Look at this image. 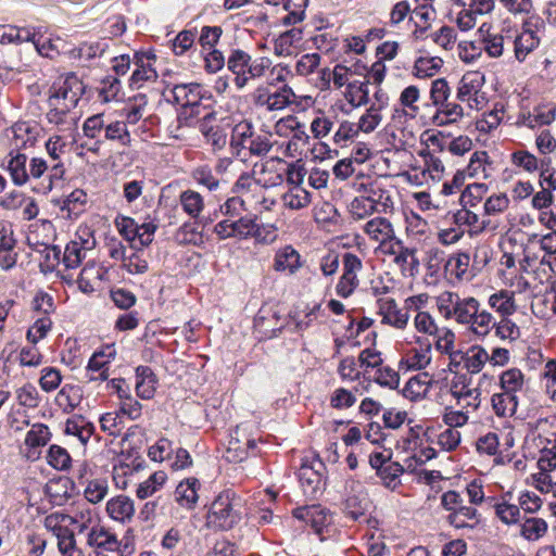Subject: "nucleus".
Instances as JSON below:
<instances>
[{
    "mask_svg": "<svg viewBox=\"0 0 556 556\" xmlns=\"http://www.w3.org/2000/svg\"><path fill=\"white\" fill-rule=\"evenodd\" d=\"M85 91L83 81L74 74L59 78L50 89L47 119L54 125L66 123L70 112L76 108Z\"/></svg>",
    "mask_w": 556,
    "mask_h": 556,
    "instance_id": "1",
    "label": "nucleus"
},
{
    "mask_svg": "<svg viewBox=\"0 0 556 556\" xmlns=\"http://www.w3.org/2000/svg\"><path fill=\"white\" fill-rule=\"evenodd\" d=\"M271 63L267 56L253 59L247 51L233 49L227 58V70L233 75V84L237 89L241 90L252 80L264 77Z\"/></svg>",
    "mask_w": 556,
    "mask_h": 556,
    "instance_id": "2",
    "label": "nucleus"
},
{
    "mask_svg": "<svg viewBox=\"0 0 556 556\" xmlns=\"http://www.w3.org/2000/svg\"><path fill=\"white\" fill-rule=\"evenodd\" d=\"M417 332L415 337H426L432 341L437 352L452 357L456 351L455 332L448 327H440L435 318L427 311H418L413 320Z\"/></svg>",
    "mask_w": 556,
    "mask_h": 556,
    "instance_id": "3",
    "label": "nucleus"
},
{
    "mask_svg": "<svg viewBox=\"0 0 556 556\" xmlns=\"http://www.w3.org/2000/svg\"><path fill=\"white\" fill-rule=\"evenodd\" d=\"M243 515V503L235 492H222L212 503L207 522L215 528L228 530L240 522Z\"/></svg>",
    "mask_w": 556,
    "mask_h": 556,
    "instance_id": "4",
    "label": "nucleus"
},
{
    "mask_svg": "<svg viewBox=\"0 0 556 556\" xmlns=\"http://www.w3.org/2000/svg\"><path fill=\"white\" fill-rule=\"evenodd\" d=\"M295 93L286 84L273 89V83L260 85L252 93L253 104L267 112L282 111L295 102Z\"/></svg>",
    "mask_w": 556,
    "mask_h": 556,
    "instance_id": "5",
    "label": "nucleus"
},
{
    "mask_svg": "<svg viewBox=\"0 0 556 556\" xmlns=\"http://www.w3.org/2000/svg\"><path fill=\"white\" fill-rule=\"evenodd\" d=\"M213 233L219 240H247L250 238H254L257 241L263 240L262 226L256 223L255 218L249 216L224 218L214 226Z\"/></svg>",
    "mask_w": 556,
    "mask_h": 556,
    "instance_id": "6",
    "label": "nucleus"
},
{
    "mask_svg": "<svg viewBox=\"0 0 556 556\" xmlns=\"http://www.w3.org/2000/svg\"><path fill=\"white\" fill-rule=\"evenodd\" d=\"M46 150L49 160H45L47 164V172L43 181L41 182L40 190L49 192L55 184L60 182L65 174L64 163L62 155L66 152V143L61 136H53L46 142Z\"/></svg>",
    "mask_w": 556,
    "mask_h": 556,
    "instance_id": "7",
    "label": "nucleus"
},
{
    "mask_svg": "<svg viewBox=\"0 0 556 556\" xmlns=\"http://www.w3.org/2000/svg\"><path fill=\"white\" fill-rule=\"evenodd\" d=\"M173 97L177 104L181 106V112L178 115V128L182 125V119L188 122L193 117L201 114V102L203 99V87L200 84H179L175 85ZM189 125V123H187Z\"/></svg>",
    "mask_w": 556,
    "mask_h": 556,
    "instance_id": "8",
    "label": "nucleus"
},
{
    "mask_svg": "<svg viewBox=\"0 0 556 556\" xmlns=\"http://www.w3.org/2000/svg\"><path fill=\"white\" fill-rule=\"evenodd\" d=\"M68 526L67 515L63 513H52L45 518V527L56 538L62 556H83L76 547L74 532Z\"/></svg>",
    "mask_w": 556,
    "mask_h": 556,
    "instance_id": "9",
    "label": "nucleus"
},
{
    "mask_svg": "<svg viewBox=\"0 0 556 556\" xmlns=\"http://www.w3.org/2000/svg\"><path fill=\"white\" fill-rule=\"evenodd\" d=\"M484 85V75L480 72L466 73L458 83L456 99L465 103L469 110L479 111L485 102L482 87Z\"/></svg>",
    "mask_w": 556,
    "mask_h": 556,
    "instance_id": "10",
    "label": "nucleus"
},
{
    "mask_svg": "<svg viewBox=\"0 0 556 556\" xmlns=\"http://www.w3.org/2000/svg\"><path fill=\"white\" fill-rule=\"evenodd\" d=\"M8 169L13 182L17 186H23L30 179L43 178L47 172V164L42 157H33L27 164V156L23 153H17L10 159Z\"/></svg>",
    "mask_w": 556,
    "mask_h": 556,
    "instance_id": "11",
    "label": "nucleus"
},
{
    "mask_svg": "<svg viewBox=\"0 0 556 556\" xmlns=\"http://www.w3.org/2000/svg\"><path fill=\"white\" fill-rule=\"evenodd\" d=\"M342 275L336 286V293L346 299L354 293L359 285L358 274L363 269V263L356 254L345 252L342 257Z\"/></svg>",
    "mask_w": 556,
    "mask_h": 556,
    "instance_id": "12",
    "label": "nucleus"
},
{
    "mask_svg": "<svg viewBox=\"0 0 556 556\" xmlns=\"http://www.w3.org/2000/svg\"><path fill=\"white\" fill-rule=\"evenodd\" d=\"M450 393L455 399L456 405L471 412H476L481 404V391L472 387L466 375L455 376L450 384Z\"/></svg>",
    "mask_w": 556,
    "mask_h": 556,
    "instance_id": "13",
    "label": "nucleus"
},
{
    "mask_svg": "<svg viewBox=\"0 0 556 556\" xmlns=\"http://www.w3.org/2000/svg\"><path fill=\"white\" fill-rule=\"evenodd\" d=\"M414 343L402 356L400 365L407 370H422L431 364L434 344L426 337H414Z\"/></svg>",
    "mask_w": 556,
    "mask_h": 556,
    "instance_id": "14",
    "label": "nucleus"
},
{
    "mask_svg": "<svg viewBox=\"0 0 556 556\" xmlns=\"http://www.w3.org/2000/svg\"><path fill=\"white\" fill-rule=\"evenodd\" d=\"M377 314L381 318V324L394 329L404 330L408 326V313L402 309L393 298H379L377 300Z\"/></svg>",
    "mask_w": 556,
    "mask_h": 556,
    "instance_id": "15",
    "label": "nucleus"
},
{
    "mask_svg": "<svg viewBox=\"0 0 556 556\" xmlns=\"http://www.w3.org/2000/svg\"><path fill=\"white\" fill-rule=\"evenodd\" d=\"M361 188L364 197L375 206L377 214H388L393 211L394 202L391 192L382 182L375 180L363 184Z\"/></svg>",
    "mask_w": 556,
    "mask_h": 556,
    "instance_id": "16",
    "label": "nucleus"
},
{
    "mask_svg": "<svg viewBox=\"0 0 556 556\" xmlns=\"http://www.w3.org/2000/svg\"><path fill=\"white\" fill-rule=\"evenodd\" d=\"M369 241L378 244H387L395 235L392 222L384 216H375L368 219L362 227Z\"/></svg>",
    "mask_w": 556,
    "mask_h": 556,
    "instance_id": "17",
    "label": "nucleus"
},
{
    "mask_svg": "<svg viewBox=\"0 0 556 556\" xmlns=\"http://www.w3.org/2000/svg\"><path fill=\"white\" fill-rule=\"evenodd\" d=\"M41 128L36 123L18 122L11 128V143L17 149H28L36 144Z\"/></svg>",
    "mask_w": 556,
    "mask_h": 556,
    "instance_id": "18",
    "label": "nucleus"
},
{
    "mask_svg": "<svg viewBox=\"0 0 556 556\" xmlns=\"http://www.w3.org/2000/svg\"><path fill=\"white\" fill-rule=\"evenodd\" d=\"M556 119V104L543 103L536 105L532 112L519 116L518 124L528 128L547 126Z\"/></svg>",
    "mask_w": 556,
    "mask_h": 556,
    "instance_id": "19",
    "label": "nucleus"
},
{
    "mask_svg": "<svg viewBox=\"0 0 556 556\" xmlns=\"http://www.w3.org/2000/svg\"><path fill=\"white\" fill-rule=\"evenodd\" d=\"M134 70L129 86L132 89H140L148 83H155L157 79V73L150 62V58L146 54L135 53L134 55Z\"/></svg>",
    "mask_w": 556,
    "mask_h": 556,
    "instance_id": "20",
    "label": "nucleus"
},
{
    "mask_svg": "<svg viewBox=\"0 0 556 556\" xmlns=\"http://www.w3.org/2000/svg\"><path fill=\"white\" fill-rule=\"evenodd\" d=\"M255 447L256 441L241 433L240 427H237L230 435L225 457L231 463H240L248 457V451Z\"/></svg>",
    "mask_w": 556,
    "mask_h": 556,
    "instance_id": "21",
    "label": "nucleus"
},
{
    "mask_svg": "<svg viewBox=\"0 0 556 556\" xmlns=\"http://www.w3.org/2000/svg\"><path fill=\"white\" fill-rule=\"evenodd\" d=\"M105 510L111 519L121 523L130 522L136 511L134 501L124 494L110 498Z\"/></svg>",
    "mask_w": 556,
    "mask_h": 556,
    "instance_id": "22",
    "label": "nucleus"
},
{
    "mask_svg": "<svg viewBox=\"0 0 556 556\" xmlns=\"http://www.w3.org/2000/svg\"><path fill=\"white\" fill-rule=\"evenodd\" d=\"M67 515L68 523L75 525L78 532L81 533L86 530H90L92 526L99 522L98 514L89 503L78 502L76 503Z\"/></svg>",
    "mask_w": 556,
    "mask_h": 556,
    "instance_id": "23",
    "label": "nucleus"
},
{
    "mask_svg": "<svg viewBox=\"0 0 556 556\" xmlns=\"http://www.w3.org/2000/svg\"><path fill=\"white\" fill-rule=\"evenodd\" d=\"M293 516L309 525L316 533H320L324 527L331 521L329 513L320 505L299 507L294 509Z\"/></svg>",
    "mask_w": 556,
    "mask_h": 556,
    "instance_id": "24",
    "label": "nucleus"
},
{
    "mask_svg": "<svg viewBox=\"0 0 556 556\" xmlns=\"http://www.w3.org/2000/svg\"><path fill=\"white\" fill-rule=\"evenodd\" d=\"M302 265L301 255L292 245H285L275 253L273 268L276 271L294 275Z\"/></svg>",
    "mask_w": 556,
    "mask_h": 556,
    "instance_id": "25",
    "label": "nucleus"
},
{
    "mask_svg": "<svg viewBox=\"0 0 556 556\" xmlns=\"http://www.w3.org/2000/svg\"><path fill=\"white\" fill-rule=\"evenodd\" d=\"M486 24L479 28L481 36L482 51H485L490 58H500L503 55L506 45L511 42L510 37H505L501 33L490 31V27L484 30Z\"/></svg>",
    "mask_w": 556,
    "mask_h": 556,
    "instance_id": "26",
    "label": "nucleus"
},
{
    "mask_svg": "<svg viewBox=\"0 0 556 556\" xmlns=\"http://www.w3.org/2000/svg\"><path fill=\"white\" fill-rule=\"evenodd\" d=\"M435 109L432 123L439 127L456 124L465 116L464 106L450 100L443 102L442 105L435 106Z\"/></svg>",
    "mask_w": 556,
    "mask_h": 556,
    "instance_id": "27",
    "label": "nucleus"
},
{
    "mask_svg": "<svg viewBox=\"0 0 556 556\" xmlns=\"http://www.w3.org/2000/svg\"><path fill=\"white\" fill-rule=\"evenodd\" d=\"M87 544L90 547L105 552H114L119 545L116 535L111 533L105 527L100 526L99 522L89 530Z\"/></svg>",
    "mask_w": 556,
    "mask_h": 556,
    "instance_id": "28",
    "label": "nucleus"
},
{
    "mask_svg": "<svg viewBox=\"0 0 556 556\" xmlns=\"http://www.w3.org/2000/svg\"><path fill=\"white\" fill-rule=\"evenodd\" d=\"M52 433L48 426L43 424H34L25 437V445L28 447L26 454L28 459H36L39 453L36 448L45 446L51 440Z\"/></svg>",
    "mask_w": 556,
    "mask_h": 556,
    "instance_id": "29",
    "label": "nucleus"
},
{
    "mask_svg": "<svg viewBox=\"0 0 556 556\" xmlns=\"http://www.w3.org/2000/svg\"><path fill=\"white\" fill-rule=\"evenodd\" d=\"M494 327V316L481 307L480 302L471 312V320L467 324V329L479 338H485Z\"/></svg>",
    "mask_w": 556,
    "mask_h": 556,
    "instance_id": "30",
    "label": "nucleus"
},
{
    "mask_svg": "<svg viewBox=\"0 0 556 556\" xmlns=\"http://www.w3.org/2000/svg\"><path fill=\"white\" fill-rule=\"evenodd\" d=\"M87 202V193L81 189H75L63 200L58 201V204L66 218L75 219L86 211Z\"/></svg>",
    "mask_w": 556,
    "mask_h": 556,
    "instance_id": "31",
    "label": "nucleus"
},
{
    "mask_svg": "<svg viewBox=\"0 0 556 556\" xmlns=\"http://www.w3.org/2000/svg\"><path fill=\"white\" fill-rule=\"evenodd\" d=\"M303 39V33L300 28L293 27L282 34H280L274 40V53L277 56H290L292 55L298 45Z\"/></svg>",
    "mask_w": 556,
    "mask_h": 556,
    "instance_id": "32",
    "label": "nucleus"
},
{
    "mask_svg": "<svg viewBox=\"0 0 556 556\" xmlns=\"http://www.w3.org/2000/svg\"><path fill=\"white\" fill-rule=\"evenodd\" d=\"M491 170L492 167L488 152L476 151L471 154L468 165L462 172L468 178L488 179L491 177Z\"/></svg>",
    "mask_w": 556,
    "mask_h": 556,
    "instance_id": "33",
    "label": "nucleus"
},
{
    "mask_svg": "<svg viewBox=\"0 0 556 556\" xmlns=\"http://www.w3.org/2000/svg\"><path fill=\"white\" fill-rule=\"evenodd\" d=\"M433 384V379L428 372H420L412 377L403 389L405 397L417 401L424 399Z\"/></svg>",
    "mask_w": 556,
    "mask_h": 556,
    "instance_id": "34",
    "label": "nucleus"
},
{
    "mask_svg": "<svg viewBox=\"0 0 556 556\" xmlns=\"http://www.w3.org/2000/svg\"><path fill=\"white\" fill-rule=\"evenodd\" d=\"M488 304L501 317L511 316L517 311L515 293L505 289L492 293L488 299Z\"/></svg>",
    "mask_w": 556,
    "mask_h": 556,
    "instance_id": "35",
    "label": "nucleus"
},
{
    "mask_svg": "<svg viewBox=\"0 0 556 556\" xmlns=\"http://www.w3.org/2000/svg\"><path fill=\"white\" fill-rule=\"evenodd\" d=\"M273 148L269 138L265 135H260L254 131L251 138L245 142L244 148L240 150L237 157L245 161L249 156H264Z\"/></svg>",
    "mask_w": 556,
    "mask_h": 556,
    "instance_id": "36",
    "label": "nucleus"
},
{
    "mask_svg": "<svg viewBox=\"0 0 556 556\" xmlns=\"http://www.w3.org/2000/svg\"><path fill=\"white\" fill-rule=\"evenodd\" d=\"M179 204L190 218L198 219L205 208L202 194L195 190L188 189L180 193Z\"/></svg>",
    "mask_w": 556,
    "mask_h": 556,
    "instance_id": "37",
    "label": "nucleus"
},
{
    "mask_svg": "<svg viewBox=\"0 0 556 556\" xmlns=\"http://www.w3.org/2000/svg\"><path fill=\"white\" fill-rule=\"evenodd\" d=\"M34 40V29L15 25H0L1 45H22Z\"/></svg>",
    "mask_w": 556,
    "mask_h": 556,
    "instance_id": "38",
    "label": "nucleus"
},
{
    "mask_svg": "<svg viewBox=\"0 0 556 556\" xmlns=\"http://www.w3.org/2000/svg\"><path fill=\"white\" fill-rule=\"evenodd\" d=\"M105 275V270L94 262H88L80 271L78 287L84 293H90L94 286L100 282Z\"/></svg>",
    "mask_w": 556,
    "mask_h": 556,
    "instance_id": "39",
    "label": "nucleus"
},
{
    "mask_svg": "<svg viewBox=\"0 0 556 556\" xmlns=\"http://www.w3.org/2000/svg\"><path fill=\"white\" fill-rule=\"evenodd\" d=\"M252 176L262 187H273L282 181V176L274 170L273 160L255 163Z\"/></svg>",
    "mask_w": 556,
    "mask_h": 556,
    "instance_id": "40",
    "label": "nucleus"
},
{
    "mask_svg": "<svg viewBox=\"0 0 556 556\" xmlns=\"http://www.w3.org/2000/svg\"><path fill=\"white\" fill-rule=\"evenodd\" d=\"M500 386L503 392L518 396L526 387L525 375L518 368H509L501 374Z\"/></svg>",
    "mask_w": 556,
    "mask_h": 556,
    "instance_id": "41",
    "label": "nucleus"
},
{
    "mask_svg": "<svg viewBox=\"0 0 556 556\" xmlns=\"http://www.w3.org/2000/svg\"><path fill=\"white\" fill-rule=\"evenodd\" d=\"M515 56L522 62L529 53H531L540 43V38L533 30L526 29L520 33L514 41Z\"/></svg>",
    "mask_w": 556,
    "mask_h": 556,
    "instance_id": "42",
    "label": "nucleus"
},
{
    "mask_svg": "<svg viewBox=\"0 0 556 556\" xmlns=\"http://www.w3.org/2000/svg\"><path fill=\"white\" fill-rule=\"evenodd\" d=\"M448 522L457 529L475 528L479 523V515L475 507L462 505L454 513H450Z\"/></svg>",
    "mask_w": 556,
    "mask_h": 556,
    "instance_id": "43",
    "label": "nucleus"
},
{
    "mask_svg": "<svg viewBox=\"0 0 556 556\" xmlns=\"http://www.w3.org/2000/svg\"><path fill=\"white\" fill-rule=\"evenodd\" d=\"M491 404L496 416L506 417L516 413L519 400L518 396L502 391L492 395Z\"/></svg>",
    "mask_w": 556,
    "mask_h": 556,
    "instance_id": "44",
    "label": "nucleus"
},
{
    "mask_svg": "<svg viewBox=\"0 0 556 556\" xmlns=\"http://www.w3.org/2000/svg\"><path fill=\"white\" fill-rule=\"evenodd\" d=\"M282 204L289 210H301L311 203V193L300 186H293L286 191L281 197Z\"/></svg>",
    "mask_w": 556,
    "mask_h": 556,
    "instance_id": "45",
    "label": "nucleus"
},
{
    "mask_svg": "<svg viewBox=\"0 0 556 556\" xmlns=\"http://www.w3.org/2000/svg\"><path fill=\"white\" fill-rule=\"evenodd\" d=\"M199 485V481L195 478H189L185 481H181L175 491L176 501L182 506L187 508L193 507V505L198 501L197 489Z\"/></svg>",
    "mask_w": 556,
    "mask_h": 556,
    "instance_id": "46",
    "label": "nucleus"
},
{
    "mask_svg": "<svg viewBox=\"0 0 556 556\" xmlns=\"http://www.w3.org/2000/svg\"><path fill=\"white\" fill-rule=\"evenodd\" d=\"M454 222L458 226H467L472 233L482 232L489 225V222L482 219L477 213L464 206L454 214Z\"/></svg>",
    "mask_w": 556,
    "mask_h": 556,
    "instance_id": "47",
    "label": "nucleus"
},
{
    "mask_svg": "<svg viewBox=\"0 0 556 556\" xmlns=\"http://www.w3.org/2000/svg\"><path fill=\"white\" fill-rule=\"evenodd\" d=\"M462 358L464 361L465 368L470 374H478L490 359V354L484 348L475 345L471 346Z\"/></svg>",
    "mask_w": 556,
    "mask_h": 556,
    "instance_id": "48",
    "label": "nucleus"
},
{
    "mask_svg": "<svg viewBox=\"0 0 556 556\" xmlns=\"http://www.w3.org/2000/svg\"><path fill=\"white\" fill-rule=\"evenodd\" d=\"M344 97L346 101L354 108H359L368 104L369 102V89L368 80H356L349 85L345 89Z\"/></svg>",
    "mask_w": 556,
    "mask_h": 556,
    "instance_id": "49",
    "label": "nucleus"
},
{
    "mask_svg": "<svg viewBox=\"0 0 556 556\" xmlns=\"http://www.w3.org/2000/svg\"><path fill=\"white\" fill-rule=\"evenodd\" d=\"M166 481L167 475L165 471H155L148 479L139 483L136 490L137 497L140 500H146L150 496H153L163 488Z\"/></svg>",
    "mask_w": 556,
    "mask_h": 556,
    "instance_id": "50",
    "label": "nucleus"
},
{
    "mask_svg": "<svg viewBox=\"0 0 556 556\" xmlns=\"http://www.w3.org/2000/svg\"><path fill=\"white\" fill-rule=\"evenodd\" d=\"M103 352L94 353L88 362L86 371L90 381H104L109 378L108 369L110 359Z\"/></svg>",
    "mask_w": 556,
    "mask_h": 556,
    "instance_id": "51",
    "label": "nucleus"
},
{
    "mask_svg": "<svg viewBox=\"0 0 556 556\" xmlns=\"http://www.w3.org/2000/svg\"><path fill=\"white\" fill-rule=\"evenodd\" d=\"M470 257L467 253H456L445 263V273L460 281L467 278Z\"/></svg>",
    "mask_w": 556,
    "mask_h": 556,
    "instance_id": "52",
    "label": "nucleus"
},
{
    "mask_svg": "<svg viewBox=\"0 0 556 556\" xmlns=\"http://www.w3.org/2000/svg\"><path fill=\"white\" fill-rule=\"evenodd\" d=\"M109 493V483L103 478L86 479L84 495L86 503L98 504L102 502Z\"/></svg>",
    "mask_w": 556,
    "mask_h": 556,
    "instance_id": "53",
    "label": "nucleus"
},
{
    "mask_svg": "<svg viewBox=\"0 0 556 556\" xmlns=\"http://www.w3.org/2000/svg\"><path fill=\"white\" fill-rule=\"evenodd\" d=\"M253 125L248 121H242L235 125L230 136V149L232 154H239L240 150L244 148L245 142L254 134Z\"/></svg>",
    "mask_w": 556,
    "mask_h": 556,
    "instance_id": "54",
    "label": "nucleus"
},
{
    "mask_svg": "<svg viewBox=\"0 0 556 556\" xmlns=\"http://www.w3.org/2000/svg\"><path fill=\"white\" fill-rule=\"evenodd\" d=\"M354 74L355 73L351 67L343 64H337L332 71H329L328 68L323 71V79L329 83L332 77L336 88L339 89L344 86L348 88L354 80Z\"/></svg>",
    "mask_w": 556,
    "mask_h": 556,
    "instance_id": "55",
    "label": "nucleus"
},
{
    "mask_svg": "<svg viewBox=\"0 0 556 556\" xmlns=\"http://www.w3.org/2000/svg\"><path fill=\"white\" fill-rule=\"evenodd\" d=\"M104 138L110 141H117L123 147H128L131 142L126 123L121 121H106Z\"/></svg>",
    "mask_w": 556,
    "mask_h": 556,
    "instance_id": "56",
    "label": "nucleus"
},
{
    "mask_svg": "<svg viewBox=\"0 0 556 556\" xmlns=\"http://www.w3.org/2000/svg\"><path fill=\"white\" fill-rule=\"evenodd\" d=\"M510 162L514 166L528 174H533L541 168V161L527 150H518L511 153Z\"/></svg>",
    "mask_w": 556,
    "mask_h": 556,
    "instance_id": "57",
    "label": "nucleus"
},
{
    "mask_svg": "<svg viewBox=\"0 0 556 556\" xmlns=\"http://www.w3.org/2000/svg\"><path fill=\"white\" fill-rule=\"evenodd\" d=\"M86 254L84 243L68 242L63 252L62 263L66 269H75L80 266Z\"/></svg>",
    "mask_w": 556,
    "mask_h": 556,
    "instance_id": "58",
    "label": "nucleus"
},
{
    "mask_svg": "<svg viewBox=\"0 0 556 556\" xmlns=\"http://www.w3.org/2000/svg\"><path fill=\"white\" fill-rule=\"evenodd\" d=\"M547 532V523L541 518H527L520 526V534L528 541H538Z\"/></svg>",
    "mask_w": 556,
    "mask_h": 556,
    "instance_id": "59",
    "label": "nucleus"
},
{
    "mask_svg": "<svg viewBox=\"0 0 556 556\" xmlns=\"http://www.w3.org/2000/svg\"><path fill=\"white\" fill-rule=\"evenodd\" d=\"M442 63L440 58L420 56L415 61L413 74L418 78L432 77L439 72Z\"/></svg>",
    "mask_w": 556,
    "mask_h": 556,
    "instance_id": "60",
    "label": "nucleus"
},
{
    "mask_svg": "<svg viewBox=\"0 0 556 556\" xmlns=\"http://www.w3.org/2000/svg\"><path fill=\"white\" fill-rule=\"evenodd\" d=\"M349 213L353 220H365L371 215L376 214L377 211L375 206L364 197V194H359L355 197L349 204Z\"/></svg>",
    "mask_w": 556,
    "mask_h": 556,
    "instance_id": "61",
    "label": "nucleus"
},
{
    "mask_svg": "<svg viewBox=\"0 0 556 556\" xmlns=\"http://www.w3.org/2000/svg\"><path fill=\"white\" fill-rule=\"evenodd\" d=\"M47 463L55 470L65 471L70 469L72 458L66 448L52 444L46 456Z\"/></svg>",
    "mask_w": 556,
    "mask_h": 556,
    "instance_id": "62",
    "label": "nucleus"
},
{
    "mask_svg": "<svg viewBox=\"0 0 556 556\" xmlns=\"http://www.w3.org/2000/svg\"><path fill=\"white\" fill-rule=\"evenodd\" d=\"M459 300L460 296L458 293L444 291L440 293L435 299L437 308L445 319H452Z\"/></svg>",
    "mask_w": 556,
    "mask_h": 556,
    "instance_id": "63",
    "label": "nucleus"
},
{
    "mask_svg": "<svg viewBox=\"0 0 556 556\" xmlns=\"http://www.w3.org/2000/svg\"><path fill=\"white\" fill-rule=\"evenodd\" d=\"M495 336L501 340L516 341L520 338L521 331L510 316L501 317L498 321L494 320Z\"/></svg>",
    "mask_w": 556,
    "mask_h": 556,
    "instance_id": "64",
    "label": "nucleus"
}]
</instances>
